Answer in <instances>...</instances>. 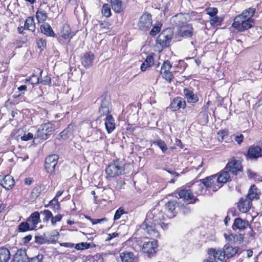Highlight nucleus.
<instances>
[{"instance_id":"f257e3e1","label":"nucleus","mask_w":262,"mask_h":262,"mask_svg":"<svg viewBox=\"0 0 262 262\" xmlns=\"http://www.w3.org/2000/svg\"><path fill=\"white\" fill-rule=\"evenodd\" d=\"M55 130L54 125L50 122L41 124L35 134V139L39 138L45 140L54 133Z\"/></svg>"},{"instance_id":"f03ea898","label":"nucleus","mask_w":262,"mask_h":262,"mask_svg":"<svg viewBox=\"0 0 262 262\" xmlns=\"http://www.w3.org/2000/svg\"><path fill=\"white\" fill-rule=\"evenodd\" d=\"M155 214H148L143 224V227L145 226V230L147 233L151 238H158L159 237V233L158 231L155 229V227L152 226V224L154 222L152 220L155 217Z\"/></svg>"},{"instance_id":"7ed1b4c3","label":"nucleus","mask_w":262,"mask_h":262,"mask_svg":"<svg viewBox=\"0 0 262 262\" xmlns=\"http://www.w3.org/2000/svg\"><path fill=\"white\" fill-rule=\"evenodd\" d=\"M173 36V32L171 28H167L163 30L158 36L157 39V43L162 48L167 47L169 46L171 38Z\"/></svg>"},{"instance_id":"20e7f679","label":"nucleus","mask_w":262,"mask_h":262,"mask_svg":"<svg viewBox=\"0 0 262 262\" xmlns=\"http://www.w3.org/2000/svg\"><path fill=\"white\" fill-rule=\"evenodd\" d=\"M124 168L119 163V161L117 160L114 163H111L105 169V172L110 178H114L123 173Z\"/></svg>"},{"instance_id":"39448f33","label":"nucleus","mask_w":262,"mask_h":262,"mask_svg":"<svg viewBox=\"0 0 262 262\" xmlns=\"http://www.w3.org/2000/svg\"><path fill=\"white\" fill-rule=\"evenodd\" d=\"M226 169L229 171L230 174L236 176L243 171L242 163L239 160L233 158L228 162L226 167Z\"/></svg>"},{"instance_id":"423d86ee","label":"nucleus","mask_w":262,"mask_h":262,"mask_svg":"<svg viewBox=\"0 0 262 262\" xmlns=\"http://www.w3.org/2000/svg\"><path fill=\"white\" fill-rule=\"evenodd\" d=\"M241 17H238L235 22H233L232 26L237 30L238 31L243 32L245 30H248L254 24L253 19H247L245 21L240 20Z\"/></svg>"},{"instance_id":"0eeeda50","label":"nucleus","mask_w":262,"mask_h":262,"mask_svg":"<svg viewBox=\"0 0 262 262\" xmlns=\"http://www.w3.org/2000/svg\"><path fill=\"white\" fill-rule=\"evenodd\" d=\"M151 25L152 19L150 14L144 13L140 17L138 26L140 30L146 31L149 29Z\"/></svg>"},{"instance_id":"6e6552de","label":"nucleus","mask_w":262,"mask_h":262,"mask_svg":"<svg viewBox=\"0 0 262 262\" xmlns=\"http://www.w3.org/2000/svg\"><path fill=\"white\" fill-rule=\"evenodd\" d=\"M58 159V156L55 154L51 155L46 158L45 167L48 172L52 173L55 171Z\"/></svg>"},{"instance_id":"1a4fd4ad","label":"nucleus","mask_w":262,"mask_h":262,"mask_svg":"<svg viewBox=\"0 0 262 262\" xmlns=\"http://www.w3.org/2000/svg\"><path fill=\"white\" fill-rule=\"evenodd\" d=\"M216 175H212L201 179L200 181L206 187L210 188L213 191H216L222 187V185H220L216 183Z\"/></svg>"},{"instance_id":"9d476101","label":"nucleus","mask_w":262,"mask_h":262,"mask_svg":"<svg viewBox=\"0 0 262 262\" xmlns=\"http://www.w3.org/2000/svg\"><path fill=\"white\" fill-rule=\"evenodd\" d=\"M157 241L154 239L152 241H149L144 243L142 246L143 252L150 257L156 252L157 248Z\"/></svg>"},{"instance_id":"9b49d317","label":"nucleus","mask_w":262,"mask_h":262,"mask_svg":"<svg viewBox=\"0 0 262 262\" xmlns=\"http://www.w3.org/2000/svg\"><path fill=\"white\" fill-rule=\"evenodd\" d=\"M178 194L180 198L182 199L183 200L188 202L189 204L195 203L196 201L198 200V199L193 196L192 191L190 189H181L178 192Z\"/></svg>"},{"instance_id":"f8f14e48","label":"nucleus","mask_w":262,"mask_h":262,"mask_svg":"<svg viewBox=\"0 0 262 262\" xmlns=\"http://www.w3.org/2000/svg\"><path fill=\"white\" fill-rule=\"evenodd\" d=\"M111 103L108 97L105 96L101 99V106L99 108V113L100 116H108L111 112Z\"/></svg>"},{"instance_id":"ddd939ff","label":"nucleus","mask_w":262,"mask_h":262,"mask_svg":"<svg viewBox=\"0 0 262 262\" xmlns=\"http://www.w3.org/2000/svg\"><path fill=\"white\" fill-rule=\"evenodd\" d=\"M171 68V64L169 60L164 61L161 68L160 73L162 75L163 78L165 79L166 80L170 81L173 78V76L171 73L169 72L170 69Z\"/></svg>"},{"instance_id":"4468645a","label":"nucleus","mask_w":262,"mask_h":262,"mask_svg":"<svg viewBox=\"0 0 262 262\" xmlns=\"http://www.w3.org/2000/svg\"><path fill=\"white\" fill-rule=\"evenodd\" d=\"M95 59L94 54L91 52H86L81 57L82 64L85 68H89L92 66Z\"/></svg>"},{"instance_id":"2eb2a0df","label":"nucleus","mask_w":262,"mask_h":262,"mask_svg":"<svg viewBox=\"0 0 262 262\" xmlns=\"http://www.w3.org/2000/svg\"><path fill=\"white\" fill-rule=\"evenodd\" d=\"M252 206V202L247 198H241L237 203V207L241 213H247Z\"/></svg>"},{"instance_id":"dca6fc26","label":"nucleus","mask_w":262,"mask_h":262,"mask_svg":"<svg viewBox=\"0 0 262 262\" xmlns=\"http://www.w3.org/2000/svg\"><path fill=\"white\" fill-rule=\"evenodd\" d=\"M157 215H155L154 219L152 220V221L155 224L157 223H161V220H164V223L161 224L162 227L163 228L164 230H166L168 228L167 223H165V222H167L168 219H172L174 217V215L172 214L170 216H168L167 214H156Z\"/></svg>"},{"instance_id":"f3484780","label":"nucleus","mask_w":262,"mask_h":262,"mask_svg":"<svg viewBox=\"0 0 262 262\" xmlns=\"http://www.w3.org/2000/svg\"><path fill=\"white\" fill-rule=\"evenodd\" d=\"M13 178L10 175H6L4 177L0 176V185L5 189L9 190L14 185Z\"/></svg>"},{"instance_id":"a211bd4d","label":"nucleus","mask_w":262,"mask_h":262,"mask_svg":"<svg viewBox=\"0 0 262 262\" xmlns=\"http://www.w3.org/2000/svg\"><path fill=\"white\" fill-rule=\"evenodd\" d=\"M185 107V100L180 97H177L174 98L170 104V108L172 111H176L181 108H184Z\"/></svg>"},{"instance_id":"6ab92c4d","label":"nucleus","mask_w":262,"mask_h":262,"mask_svg":"<svg viewBox=\"0 0 262 262\" xmlns=\"http://www.w3.org/2000/svg\"><path fill=\"white\" fill-rule=\"evenodd\" d=\"M260 194V191L257 187L255 185H252L245 197L252 202L253 200H258Z\"/></svg>"},{"instance_id":"aec40b11","label":"nucleus","mask_w":262,"mask_h":262,"mask_svg":"<svg viewBox=\"0 0 262 262\" xmlns=\"http://www.w3.org/2000/svg\"><path fill=\"white\" fill-rule=\"evenodd\" d=\"M231 181L230 174L229 171L225 168L220 173V174L216 177V183L219 185L227 183L228 181Z\"/></svg>"},{"instance_id":"412c9836","label":"nucleus","mask_w":262,"mask_h":262,"mask_svg":"<svg viewBox=\"0 0 262 262\" xmlns=\"http://www.w3.org/2000/svg\"><path fill=\"white\" fill-rule=\"evenodd\" d=\"M111 4L113 10L116 13H121L124 9V4L127 0H106Z\"/></svg>"},{"instance_id":"4be33fe9","label":"nucleus","mask_w":262,"mask_h":262,"mask_svg":"<svg viewBox=\"0 0 262 262\" xmlns=\"http://www.w3.org/2000/svg\"><path fill=\"white\" fill-rule=\"evenodd\" d=\"M247 156L250 159H257L261 157V148L258 146H251L248 150Z\"/></svg>"},{"instance_id":"5701e85b","label":"nucleus","mask_w":262,"mask_h":262,"mask_svg":"<svg viewBox=\"0 0 262 262\" xmlns=\"http://www.w3.org/2000/svg\"><path fill=\"white\" fill-rule=\"evenodd\" d=\"M76 129V126L74 124H69L66 128H65L63 131H62L59 135V140H66L70 137H71L74 131H75Z\"/></svg>"},{"instance_id":"b1692460","label":"nucleus","mask_w":262,"mask_h":262,"mask_svg":"<svg viewBox=\"0 0 262 262\" xmlns=\"http://www.w3.org/2000/svg\"><path fill=\"white\" fill-rule=\"evenodd\" d=\"M183 93L188 103H195L199 101L198 95L194 94L191 90L185 88Z\"/></svg>"},{"instance_id":"393cba45","label":"nucleus","mask_w":262,"mask_h":262,"mask_svg":"<svg viewBox=\"0 0 262 262\" xmlns=\"http://www.w3.org/2000/svg\"><path fill=\"white\" fill-rule=\"evenodd\" d=\"M249 225V223L248 221L242 219L239 217H237L234 220V223L232 225V229L233 230L239 229L240 230H244Z\"/></svg>"},{"instance_id":"a878e982","label":"nucleus","mask_w":262,"mask_h":262,"mask_svg":"<svg viewBox=\"0 0 262 262\" xmlns=\"http://www.w3.org/2000/svg\"><path fill=\"white\" fill-rule=\"evenodd\" d=\"M58 238V234L52 235L50 237L47 236V234H44L43 236H36L35 237V241L36 243L39 244H43L47 242H53Z\"/></svg>"},{"instance_id":"bb28decb","label":"nucleus","mask_w":262,"mask_h":262,"mask_svg":"<svg viewBox=\"0 0 262 262\" xmlns=\"http://www.w3.org/2000/svg\"><path fill=\"white\" fill-rule=\"evenodd\" d=\"M14 262H28L27 256L25 249L18 250L14 256Z\"/></svg>"},{"instance_id":"cd10ccee","label":"nucleus","mask_w":262,"mask_h":262,"mask_svg":"<svg viewBox=\"0 0 262 262\" xmlns=\"http://www.w3.org/2000/svg\"><path fill=\"white\" fill-rule=\"evenodd\" d=\"M105 126L107 132L108 134L111 133L115 128V120L111 115L106 116L104 119Z\"/></svg>"},{"instance_id":"c85d7f7f","label":"nucleus","mask_w":262,"mask_h":262,"mask_svg":"<svg viewBox=\"0 0 262 262\" xmlns=\"http://www.w3.org/2000/svg\"><path fill=\"white\" fill-rule=\"evenodd\" d=\"M179 33L182 37H191L193 34V28L190 24L186 25V27L179 29Z\"/></svg>"},{"instance_id":"c756f323","label":"nucleus","mask_w":262,"mask_h":262,"mask_svg":"<svg viewBox=\"0 0 262 262\" xmlns=\"http://www.w3.org/2000/svg\"><path fill=\"white\" fill-rule=\"evenodd\" d=\"M173 20L176 25L179 27L180 29L186 27V25H189L187 24L185 17L182 14L175 15L173 17Z\"/></svg>"},{"instance_id":"7c9ffc66","label":"nucleus","mask_w":262,"mask_h":262,"mask_svg":"<svg viewBox=\"0 0 262 262\" xmlns=\"http://www.w3.org/2000/svg\"><path fill=\"white\" fill-rule=\"evenodd\" d=\"M208 254L210 256H213V259H217L221 261H223L225 259L223 251L220 250H216V249L211 248L208 250Z\"/></svg>"},{"instance_id":"2f4dec72","label":"nucleus","mask_w":262,"mask_h":262,"mask_svg":"<svg viewBox=\"0 0 262 262\" xmlns=\"http://www.w3.org/2000/svg\"><path fill=\"white\" fill-rule=\"evenodd\" d=\"M41 32L47 36L55 37L56 34L54 32L50 25L48 23H44L40 26Z\"/></svg>"},{"instance_id":"473e14b6","label":"nucleus","mask_w":262,"mask_h":262,"mask_svg":"<svg viewBox=\"0 0 262 262\" xmlns=\"http://www.w3.org/2000/svg\"><path fill=\"white\" fill-rule=\"evenodd\" d=\"M223 253L225 257L226 256L228 258L233 256L237 252V248L232 247L229 245H225L224 247Z\"/></svg>"},{"instance_id":"72a5a7b5","label":"nucleus","mask_w":262,"mask_h":262,"mask_svg":"<svg viewBox=\"0 0 262 262\" xmlns=\"http://www.w3.org/2000/svg\"><path fill=\"white\" fill-rule=\"evenodd\" d=\"M71 33V30L70 26L66 24H64L62 27L61 30H60V36L65 39L68 38L69 37L70 38H72L74 34L70 36Z\"/></svg>"},{"instance_id":"f704fd0d","label":"nucleus","mask_w":262,"mask_h":262,"mask_svg":"<svg viewBox=\"0 0 262 262\" xmlns=\"http://www.w3.org/2000/svg\"><path fill=\"white\" fill-rule=\"evenodd\" d=\"M10 258L9 250L5 247L0 248V262H8Z\"/></svg>"},{"instance_id":"c9c22d12","label":"nucleus","mask_w":262,"mask_h":262,"mask_svg":"<svg viewBox=\"0 0 262 262\" xmlns=\"http://www.w3.org/2000/svg\"><path fill=\"white\" fill-rule=\"evenodd\" d=\"M24 28L32 32L35 31V24L33 17H29L26 19L24 24Z\"/></svg>"},{"instance_id":"e433bc0d","label":"nucleus","mask_w":262,"mask_h":262,"mask_svg":"<svg viewBox=\"0 0 262 262\" xmlns=\"http://www.w3.org/2000/svg\"><path fill=\"white\" fill-rule=\"evenodd\" d=\"M39 214H31L30 216L28 219L27 222L29 223V225L32 226V228L35 227L39 222Z\"/></svg>"},{"instance_id":"4c0bfd02","label":"nucleus","mask_w":262,"mask_h":262,"mask_svg":"<svg viewBox=\"0 0 262 262\" xmlns=\"http://www.w3.org/2000/svg\"><path fill=\"white\" fill-rule=\"evenodd\" d=\"M151 144L157 145L162 150L163 153H165L167 150V147L165 142L160 139H157L156 140L150 141Z\"/></svg>"},{"instance_id":"58836bf2","label":"nucleus","mask_w":262,"mask_h":262,"mask_svg":"<svg viewBox=\"0 0 262 262\" xmlns=\"http://www.w3.org/2000/svg\"><path fill=\"white\" fill-rule=\"evenodd\" d=\"M36 17L38 23L43 22L48 18L47 14L46 11L41 9H38L36 13Z\"/></svg>"},{"instance_id":"ea45409f","label":"nucleus","mask_w":262,"mask_h":262,"mask_svg":"<svg viewBox=\"0 0 262 262\" xmlns=\"http://www.w3.org/2000/svg\"><path fill=\"white\" fill-rule=\"evenodd\" d=\"M122 262H134V257L132 252H123L120 254Z\"/></svg>"},{"instance_id":"a19ab883","label":"nucleus","mask_w":262,"mask_h":262,"mask_svg":"<svg viewBox=\"0 0 262 262\" xmlns=\"http://www.w3.org/2000/svg\"><path fill=\"white\" fill-rule=\"evenodd\" d=\"M47 207L53 209V210L55 212L58 211L60 209V204L58 202V199L53 198L49 202Z\"/></svg>"},{"instance_id":"79ce46f5","label":"nucleus","mask_w":262,"mask_h":262,"mask_svg":"<svg viewBox=\"0 0 262 262\" xmlns=\"http://www.w3.org/2000/svg\"><path fill=\"white\" fill-rule=\"evenodd\" d=\"M42 190V186L38 185L34 187L30 194L31 199H35L39 195Z\"/></svg>"},{"instance_id":"37998d69","label":"nucleus","mask_w":262,"mask_h":262,"mask_svg":"<svg viewBox=\"0 0 262 262\" xmlns=\"http://www.w3.org/2000/svg\"><path fill=\"white\" fill-rule=\"evenodd\" d=\"M255 12V9L253 8H249L246 9L242 12V14L248 19H253L252 17L254 15Z\"/></svg>"},{"instance_id":"c03bdc74","label":"nucleus","mask_w":262,"mask_h":262,"mask_svg":"<svg viewBox=\"0 0 262 262\" xmlns=\"http://www.w3.org/2000/svg\"><path fill=\"white\" fill-rule=\"evenodd\" d=\"M178 206L179 205L176 200L169 201L165 205L166 208L168 209V211L171 212H173Z\"/></svg>"},{"instance_id":"a18cd8bd","label":"nucleus","mask_w":262,"mask_h":262,"mask_svg":"<svg viewBox=\"0 0 262 262\" xmlns=\"http://www.w3.org/2000/svg\"><path fill=\"white\" fill-rule=\"evenodd\" d=\"M102 14L106 17H109L111 15V8L108 4H105L103 6Z\"/></svg>"},{"instance_id":"49530a36","label":"nucleus","mask_w":262,"mask_h":262,"mask_svg":"<svg viewBox=\"0 0 262 262\" xmlns=\"http://www.w3.org/2000/svg\"><path fill=\"white\" fill-rule=\"evenodd\" d=\"M46 217L49 219L51 218L52 225H55L57 222H59L62 218L60 214L56 215L54 217L53 216L52 214H47Z\"/></svg>"},{"instance_id":"de8ad7c7","label":"nucleus","mask_w":262,"mask_h":262,"mask_svg":"<svg viewBox=\"0 0 262 262\" xmlns=\"http://www.w3.org/2000/svg\"><path fill=\"white\" fill-rule=\"evenodd\" d=\"M75 249L77 250H84L88 249L90 247V244H88L87 243H81L79 244H77L74 245Z\"/></svg>"},{"instance_id":"09e8293b","label":"nucleus","mask_w":262,"mask_h":262,"mask_svg":"<svg viewBox=\"0 0 262 262\" xmlns=\"http://www.w3.org/2000/svg\"><path fill=\"white\" fill-rule=\"evenodd\" d=\"M37 45L40 51L43 50L46 47V40L43 38H40L37 41Z\"/></svg>"},{"instance_id":"8fccbe9b","label":"nucleus","mask_w":262,"mask_h":262,"mask_svg":"<svg viewBox=\"0 0 262 262\" xmlns=\"http://www.w3.org/2000/svg\"><path fill=\"white\" fill-rule=\"evenodd\" d=\"M30 226L28 222L26 223L23 222L19 225L18 228L20 231L25 232L29 229Z\"/></svg>"},{"instance_id":"3c124183","label":"nucleus","mask_w":262,"mask_h":262,"mask_svg":"<svg viewBox=\"0 0 262 262\" xmlns=\"http://www.w3.org/2000/svg\"><path fill=\"white\" fill-rule=\"evenodd\" d=\"M85 218L90 220L91 221L93 225L101 223L102 222L106 221V218L92 219H91L89 216H88L87 215H85Z\"/></svg>"},{"instance_id":"603ef678","label":"nucleus","mask_w":262,"mask_h":262,"mask_svg":"<svg viewBox=\"0 0 262 262\" xmlns=\"http://www.w3.org/2000/svg\"><path fill=\"white\" fill-rule=\"evenodd\" d=\"M224 236L226 238V241L228 242V243H235V234H228L226 233L224 234Z\"/></svg>"},{"instance_id":"864d4df0","label":"nucleus","mask_w":262,"mask_h":262,"mask_svg":"<svg viewBox=\"0 0 262 262\" xmlns=\"http://www.w3.org/2000/svg\"><path fill=\"white\" fill-rule=\"evenodd\" d=\"M218 10L216 8H209L207 10V13L211 17L216 16Z\"/></svg>"},{"instance_id":"5fc2aeb1","label":"nucleus","mask_w":262,"mask_h":262,"mask_svg":"<svg viewBox=\"0 0 262 262\" xmlns=\"http://www.w3.org/2000/svg\"><path fill=\"white\" fill-rule=\"evenodd\" d=\"M40 83L43 85H49L51 83V78L49 76L47 75L40 80Z\"/></svg>"},{"instance_id":"6e6d98bb","label":"nucleus","mask_w":262,"mask_h":262,"mask_svg":"<svg viewBox=\"0 0 262 262\" xmlns=\"http://www.w3.org/2000/svg\"><path fill=\"white\" fill-rule=\"evenodd\" d=\"M43 258V255L42 254H38L35 257H33L29 260V262H41Z\"/></svg>"},{"instance_id":"4d7b16f0","label":"nucleus","mask_w":262,"mask_h":262,"mask_svg":"<svg viewBox=\"0 0 262 262\" xmlns=\"http://www.w3.org/2000/svg\"><path fill=\"white\" fill-rule=\"evenodd\" d=\"M153 62L154 58L151 55L148 56L144 61L146 63V67H150L153 64Z\"/></svg>"},{"instance_id":"13d9d810","label":"nucleus","mask_w":262,"mask_h":262,"mask_svg":"<svg viewBox=\"0 0 262 262\" xmlns=\"http://www.w3.org/2000/svg\"><path fill=\"white\" fill-rule=\"evenodd\" d=\"M161 28L159 26H154L151 31H150L149 34L151 36H155L160 31Z\"/></svg>"},{"instance_id":"bf43d9fd","label":"nucleus","mask_w":262,"mask_h":262,"mask_svg":"<svg viewBox=\"0 0 262 262\" xmlns=\"http://www.w3.org/2000/svg\"><path fill=\"white\" fill-rule=\"evenodd\" d=\"M244 236L242 234H239L238 235L235 234V243H237V244L242 243L244 241Z\"/></svg>"},{"instance_id":"052dcab7","label":"nucleus","mask_w":262,"mask_h":262,"mask_svg":"<svg viewBox=\"0 0 262 262\" xmlns=\"http://www.w3.org/2000/svg\"><path fill=\"white\" fill-rule=\"evenodd\" d=\"M33 138V134L31 133H29L27 134H24L23 136L21 137V140L23 141H28L29 140L32 139Z\"/></svg>"},{"instance_id":"680f3d73","label":"nucleus","mask_w":262,"mask_h":262,"mask_svg":"<svg viewBox=\"0 0 262 262\" xmlns=\"http://www.w3.org/2000/svg\"><path fill=\"white\" fill-rule=\"evenodd\" d=\"M27 87L26 85H22L19 86L17 88V90L20 93L17 95V96H20L21 95L24 94L25 91L27 90Z\"/></svg>"},{"instance_id":"e2e57ef3","label":"nucleus","mask_w":262,"mask_h":262,"mask_svg":"<svg viewBox=\"0 0 262 262\" xmlns=\"http://www.w3.org/2000/svg\"><path fill=\"white\" fill-rule=\"evenodd\" d=\"M244 136L242 134L235 136L234 140L238 144H240L243 141Z\"/></svg>"},{"instance_id":"0e129e2a","label":"nucleus","mask_w":262,"mask_h":262,"mask_svg":"<svg viewBox=\"0 0 262 262\" xmlns=\"http://www.w3.org/2000/svg\"><path fill=\"white\" fill-rule=\"evenodd\" d=\"M212 18L210 19V23L211 25L217 24L219 22V18L215 16L214 17H212Z\"/></svg>"},{"instance_id":"69168bd1","label":"nucleus","mask_w":262,"mask_h":262,"mask_svg":"<svg viewBox=\"0 0 262 262\" xmlns=\"http://www.w3.org/2000/svg\"><path fill=\"white\" fill-rule=\"evenodd\" d=\"M60 246L68 248H73L74 244L71 243H62L60 244Z\"/></svg>"},{"instance_id":"338daca9","label":"nucleus","mask_w":262,"mask_h":262,"mask_svg":"<svg viewBox=\"0 0 262 262\" xmlns=\"http://www.w3.org/2000/svg\"><path fill=\"white\" fill-rule=\"evenodd\" d=\"M194 187H197L199 189L198 191H195V192L197 194H199V193H202V189H203V187H202V185L201 184H195L194 185Z\"/></svg>"},{"instance_id":"774afa93","label":"nucleus","mask_w":262,"mask_h":262,"mask_svg":"<svg viewBox=\"0 0 262 262\" xmlns=\"http://www.w3.org/2000/svg\"><path fill=\"white\" fill-rule=\"evenodd\" d=\"M118 233H116V232L113 233L112 234H109L107 237V240L110 241L111 239H112L113 238L118 236Z\"/></svg>"}]
</instances>
